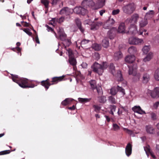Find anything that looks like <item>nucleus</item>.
Masks as SVG:
<instances>
[{"label": "nucleus", "mask_w": 159, "mask_h": 159, "mask_svg": "<svg viewBox=\"0 0 159 159\" xmlns=\"http://www.w3.org/2000/svg\"><path fill=\"white\" fill-rule=\"evenodd\" d=\"M137 51L136 47L132 46L129 47L128 49V52L131 55H134L137 53Z\"/></svg>", "instance_id": "b1692460"}, {"label": "nucleus", "mask_w": 159, "mask_h": 159, "mask_svg": "<svg viewBox=\"0 0 159 159\" xmlns=\"http://www.w3.org/2000/svg\"><path fill=\"white\" fill-rule=\"evenodd\" d=\"M145 129L147 133L150 134H153L154 133V129L152 125H147L145 127Z\"/></svg>", "instance_id": "393cba45"}, {"label": "nucleus", "mask_w": 159, "mask_h": 159, "mask_svg": "<svg viewBox=\"0 0 159 159\" xmlns=\"http://www.w3.org/2000/svg\"><path fill=\"white\" fill-rule=\"evenodd\" d=\"M91 68L93 71L95 73L101 75L103 72V69L102 68L101 65L95 62L92 66Z\"/></svg>", "instance_id": "7ed1b4c3"}, {"label": "nucleus", "mask_w": 159, "mask_h": 159, "mask_svg": "<svg viewBox=\"0 0 159 159\" xmlns=\"http://www.w3.org/2000/svg\"><path fill=\"white\" fill-rule=\"evenodd\" d=\"M120 12V10L118 9L113 11L112 14L113 15H115L118 14Z\"/></svg>", "instance_id": "680f3d73"}, {"label": "nucleus", "mask_w": 159, "mask_h": 159, "mask_svg": "<svg viewBox=\"0 0 159 159\" xmlns=\"http://www.w3.org/2000/svg\"><path fill=\"white\" fill-rule=\"evenodd\" d=\"M91 100V98H78V100L79 102L82 103L89 102Z\"/></svg>", "instance_id": "2f4dec72"}, {"label": "nucleus", "mask_w": 159, "mask_h": 159, "mask_svg": "<svg viewBox=\"0 0 159 159\" xmlns=\"http://www.w3.org/2000/svg\"><path fill=\"white\" fill-rule=\"evenodd\" d=\"M89 84L91 88L93 90L96 89L97 87L96 82L95 80H91L89 81Z\"/></svg>", "instance_id": "c9c22d12"}, {"label": "nucleus", "mask_w": 159, "mask_h": 159, "mask_svg": "<svg viewBox=\"0 0 159 159\" xmlns=\"http://www.w3.org/2000/svg\"><path fill=\"white\" fill-rule=\"evenodd\" d=\"M159 105V102H157L153 105V107L156 109H157Z\"/></svg>", "instance_id": "774afa93"}, {"label": "nucleus", "mask_w": 159, "mask_h": 159, "mask_svg": "<svg viewBox=\"0 0 159 159\" xmlns=\"http://www.w3.org/2000/svg\"><path fill=\"white\" fill-rule=\"evenodd\" d=\"M153 54L152 52H150L143 59V61L144 62H146L150 61L153 57Z\"/></svg>", "instance_id": "cd10ccee"}, {"label": "nucleus", "mask_w": 159, "mask_h": 159, "mask_svg": "<svg viewBox=\"0 0 159 159\" xmlns=\"http://www.w3.org/2000/svg\"><path fill=\"white\" fill-rule=\"evenodd\" d=\"M23 31H24L25 33H26L27 34H28L29 36H31L32 35V33L30 31V30L29 29H21Z\"/></svg>", "instance_id": "8fccbe9b"}, {"label": "nucleus", "mask_w": 159, "mask_h": 159, "mask_svg": "<svg viewBox=\"0 0 159 159\" xmlns=\"http://www.w3.org/2000/svg\"><path fill=\"white\" fill-rule=\"evenodd\" d=\"M136 26L134 25H130L129 28L127 32L131 34H135L137 32Z\"/></svg>", "instance_id": "2eb2a0df"}, {"label": "nucleus", "mask_w": 159, "mask_h": 159, "mask_svg": "<svg viewBox=\"0 0 159 159\" xmlns=\"http://www.w3.org/2000/svg\"><path fill=\"white\" fill-rule=\"evenodd\" d=\"M117 92H119L122 93V95H124L125 94V89L121 87H120L119 86H117Z\"/></svg>", "instance_id": "c03bdc74"}, {"label": "nucleus", "mask_w": 159, "mask_h": 159, "mask_svg": "<svg viewBox=\"0 0 159 159\" xmlns=\"http://www.w3.org/2000/svg\"><path fill=\"white\" fill-rule=\"evenodd\" d=\"M11 152V150H6L0 152V155H6L9 154Z\"/></svg>", "instance_id": "49530a36"}, {"label": "nucleus", "mask_w": 159, "mask_h": 159, "mask_svg": "<svg viewBox=\"0 0 159 159\" xmlns=\"http://www.w3.org/2000/svg\"><path fill=\"white\" fill-rule=\"evenodd\" d=\"M150 78V76L149 74L146 73H144L143 77V82L145 84L147 83Z\"/></svg>", "instance_id": "bb28decb"}, {"label": "nucleus", "mask_w": 159, "mask_h": 159, "mask_svg": "<svg viewBox=\"0 0 159 159\" xmlns=\"http://www.w3.org/2000/svg\"><path fill=\"white\" fill-rule=\"evenodd\" d=\"M93 107L94 108L95 111L97 112H98L101 109V107L98 105H93Z\"/></svg>", "instance_id": "864d4df0"}, {"label": "nucleus", "mask_w": 159, "mask_h": 159, "mask_svg": "<svg viewBox=\"0 0 159 159\" xmlns=\"http://www.w3.org/2000/svg\"><path fill=\"white\" fill-rule=\"evenodd\" d=\"M108 100L109 102L111 104L116 103V101L115 98L112 96L109 97Z\"/></svg>", "instance_id": "4c0bfd02"}, {"label": "nucleus", "mask_w": 159, "mask_h": 159, "mask_svg": "<svg viewBox=\"0 0 159 159\" xmlns=\"http://www.w3.org/2000/svg\"><path fill=\"white\" fill-rule=\"evenodd\" d=\"M117 31L120 33H122L126 32L125 31V23H122L120 24Z\"/></svg>", "instance_id": "5701e85b"}, {"label": "nucleus", "mask_w": 159, "mask_h": 159, "mask_svg": "<svg viewBox=\"0 0 159 159\" xmlns=\"http://www.w3.org/2000/svg\"><path fill=\"white\" fill-rule=\"evenodd\" d=\"M85 22L87 24L90 25L91 27H93V23H94V22L90 20H86L85 21Z\"/></svg>", "instance_id": "4d7b16f0"}, {"label": "nucleus", "mask_w": 159, "mask_h": 159, "mask_svg": "<svg viewBox=\"0 0 159 159\" xmlns=\"http://www.w3.org/2000/svg\"><path fill=\"white\" fill-rule=\"evenodd\" d=\"M135 60L134 55H131L126 56L125 58V62L129 63H132Z\"/></svg>", "instance_id": "4468645a"}, {"label": "nucleus", "mask_w": 159, "mask_h": 159, "mask_svg": "<svg viewBox=\"0 0 159 159\" xmlns=\"http://www.w3.org/2000/svg\"><path fill=\"white\" fill-rule=\"evenodd\" d=\"M115 23V21L113 18H110L103 25V27L105 29H111Z\"/></svg>", "instance_id": "0eeeda50"}, {"label": "nucleus", "mask_w": 159, "mask_h": 159, "mask_svg": "<svg viewBox=\"0 0 159 159\" xmlns=\"http://www.w3.org/2000/svg\"><path fill=\"white\" fill-rule=\"evenodd\" d=\"M139 18L138 14H134L131 16V18H128L125 20V23L127 24L130 23V25H135Z\"/></svg>", "instance_id": "20e7f679"}, {"label": "nucleus", "mask_w": 159, "mask_h": 159, "mask_svg": "<svg viewBox=\"0 0 159 159\" xmlns=\"http://www.w3.org/2000/svg\"><path fill=\"white\" fill-rule=\"evenodd\" d=\"M61 0H52V5H56L57 2Z\"/></svg>", "instance_id": "69168bd1"}, {"label": "nucleus", "mask_w": 159, "mask_h": 159, "mask_svg": "<svg viewBox=\"0 0 159 159\" xmlns=\"http://www.w3.org/2000/svg\"><path fill=\"white\" fill-rule=\"evenodd\" d=\"M46 26L47 28V30H48V31H51L52 32L54 31L53 29L51 27H49L48 25H46Z\"/></svg>", "instance_id": "e2e57ef3"}, {"label": "nucleus", "mask_w": 159, "mask_h": 159, "mask_svg": "<svg viewBox=\"0 0 159 159\" xmlns=\"http://www.w3.org/2000/svg\"><path fill=\"white\" fill-rule=\"evenodd\" d=\"M122 54L120 51L116 52L114 54V58L115 60H118L122 57Z\"/></svg>", "instance_id": "a878e982"}, {"label": "nucleus", "mask_w": 159, "mask_h": 159, "mask_svg": "<svg viewBox=\"0 0 159 159\" xmlns=\"http://www.w3.org/2000/svg\"><path fill=\"white\" fill-rule=\"evenodd\" d=\"M143 42L142 39H139L136 37H131L129 39V43L131 44H138L141 43Z\"/></svg>", "instance_id": "6e6552de"}, {"label": "nucleus", "mask_w": 159, "mask_h": 159, "mask_svg": "<svg viewBox=\"0 0 159 159\" xmlns=\"http://www.w3.org/2000/svg\"><path fill=\"white\" fill-rule=\"evenodd\" d=\"M95 4V3L91 0H84L82 3V6L85 8H87V7H93Z\"/></svg>", "instance_id": "9d476101"}, {"label": "nucleus", "mask_w": 159, "mask_h": 159, "mask_svg": "<svg viewBox=\"0 0 159 159\" xmlns=\"http://www.w3.org/2000/svg\"><path fill=\"white\" fill-rule=\"evenodd\" d=\"M69 62L70 64L73 66V69L75 70L77 61L74 56L69 57Z\"/></svg>", "instance_id": "a211bd4d"}, {"label": "nucleus", "mask_w": 159, "mask_h": 159, "mask_svg": "<svg viewBox=\"0 0 159 159\" xmlns=\"http://www.w3.org/2000/svg\"><path fill=\"white\" fill-rule=\"evenodd\" d=\"M144 148L147 155L148 156L149 154L152 152L151 151L150 146L148 145H147L146 147H144Z\"/></svg>", "instance_id": "e433bc0d"}, {"label": "nucleus", "mask_w": 159, "mask_h": 159, "mask_svg": "<svg viewBox=\"0 0 159 159\" xmlns=\"http://www.w3.org/2000/svg\"><path fill=\"white\" fill-rule=\"evenodd\" d=\"M67 51L68 53L69 57L74 56L72 51L71 49L68 48V49L67 50Z\"/></svg>", "instance_id": "3c124183"}, {"label": "nucleus", "mask_w": 159, "mask_h": 159, "mask_svg": "<svg viewBox=\"0 0 159 159\" xmlns=\"http://www.w3.org/2000/svg\"><path fill=\"white\" fill-rule=\"evenodd\" d=\"M148 24V22L146 20H142L140 22L139 26L141 28L144 27Z\"/></svg>", "instance_id": "58836bf2"}, {"label": "nucleus", "mask_w": 159, "mask_h": 159, "mask_svg": "<svg viewBox=\"0 0 159 159\" xmlns=\"http://www.w3.org/2000/svg\"><path fill=\"white\" fill-rule=\"evenodd\" d=\"M73 10L75 13L82 15H85L88 12L87 10L85 7L81 6L76 7Z\"/></svg>", "instance_id": "423d86ee"}, {"label": "nucleus", "mask_w": 159, "mask_h": 159, "mask_svg": "<svg viewBox=\"0 0 159 159\" xmlns=\"http://www.w3.org/2000/svg\"><path fill=\"white\" fill-rule=\"evenodd\" d=\"M102 24V23L100 21H98L93 23V27L90 28L91 30H95L98 29L99 27Z\"/></svg>", "instance_id": "4be33fe9"}, {"label": "nucleus", "mask_w": 159, "mask_h": 159, "mask_svg": "<svg viewBox=\"0 0 159 159\" xmlns=\"http://www.w3.org/2000/svg\"><path fill=\"white\" fill-rule=\"evenodd\" d=\"M140 107L139 106H135L132 108V110L135 112L138 113L140 111Z\"/></svg>", "instance_id": "de8ad7c7"}, {"label": "nucleus", "mask_w": 159, "mask_h": 159, "mask_svg": "<svg viewBox=\"0 0 159 159\" xmlns=\"http://www.w3.org/2000/svg\"><path fill=\"white\" fill-rule=\"evenodd\" d=\"M132 145L129 143L127 144L125 149V152L127 156H129L131 154Z\"/></svg>", "instance_id": "dca6fc26"}, {"label": "nucleus", "mask_w": 159, "mask_h": 159, "mask_svg": "<svg viewBox=\"0 0 159 159\" xmlns=\"http://www.w3.org/2000/svg\"><path fill=\"white\" fill-rule=\"evenodd\" d=\"M154 13V12L153 11H150L146 14L145 18L146 19H150L153 16Z\"/></svg>", "instance_id": "7c9ffc66"}, {"label": "nucleus", "mask_w": 159, "mask_h": 159, "mask_svg": "<svg viewBox=\"0 0 159 159\" xmlns=\"http://www.w3.org/2000/svg\"><path fill=\"white\" fill-rule=\"evenodd\" d=\"M109 69L111 74L114 75V73L115 72V67L113 63H111L110 64L109 66Z\"/></svg>", "instance_id": "37998d69"}, {"label": "nucleus", "mask_w": 159, "mask_h": 159, "mask_svg": "<svg viewBox=\"0 0 159 159\" xmlns=\"http://www.w3.org/2000/svg\"><path fill=\"white\" fill-rule=\"evenodd\" d=\"M98 100L100 103H104L107 101L106 97L104 96H99L98 97Z\"/></svg>", "instance_id": "c756f323"}, {"label": "nucleus", "mask_w": 159, "mask_h": 159, "mask_svg": "<svg viewBox=\"0 0 159 159\" xmlns=\"http://www.w3.org/2000/svg\"><path fill=\"white\" fill-rule=\"evenodd\" d=\"M21 23L22 25H23L24 27H29L30 25H31L30 24L24 21H22Z\"/></svg>", "instance_id": "bf43d9fd"}, {"label": "nucleus", "mask_w": 159, "mask_h": 159, "mask_svg": "<svg viewBox=\"0 0 159 159\" xmlns=\"http://www.w3.org/2000/svg\"><path fill=\"white\" fill-rule=\"evenodd\" d=\"M64 20V17L63 16H62L59 19L56 18H52V21L53 22V23L54 24L55 23L56 21L57 22L59 23H61L63 22Z\"/></svg>", "instance_id": "c85d7f7f"}, {"label": "nucleus", "mask_w": 159, "mask_h": 159, "mask_svg": "<svg viewBox=\"0 0 159 159\" xmlns=\"http://www.w3.org/2000/svg\"><path fill=\"white\" fill-rule=\"evenodd\" d=\"M110 108L111 109V111H115L116 107V106L114 105H111L110 106Z\"/></svg>", "instance_id": "052dcab7"}, {"label": "nucleus", "mask_w": 159, "mask_h": 159, "mask_svg": "<svg viewBox=\"0 0 159 159\" xmlns=\"http://www.w3.org/2000/svg\"><path fill=\"white\" fill-rule=\"evenodd\" d=\"M101 66H102V68L103 69V71L104 69H106L108 67V65L107 63L106 62H103V63L102 65H101Z\"/></svg>", "instance_id": "5fc2aeb1"}, {"label": "nucleus", "mask_w": 159, "mask_h": 159, "mask_svg": "<svg viewBox=\"0 0 159 159\" xmlns=\"http://www.w3.org/2000/svg\"><path fill=\"white\" fill-rule=\"evenodd\" d=\"M63 42V44L65 48H66V47L69 46L71 43L70 39H67Z\"/></svg>", "instance_id": "72a5a7b5"}, {"label": "nucleus", "mask_w": 159, "mask_h": 159, "mask_svg": "<svg viewBox=\"0 0 159 159\" xmlns=\"http://www.w3.org/2000/svg\"><path fill=\"white\" fill-rule=\"evenodd\" d=\"M11 79L14 82L23 88H33L37 85L35 81L25 78H19L17 75H11Z\"/></svg>", "instance_id": "f257e3e1"}, {"label": "nucleus", "mask_w": 159, "mask_h": 159, "mask_svg": "<svg viewBox=\"0 0 159 159\" xmlns=\"http://www.w3.org/2000/svg\"><path fill=\"white\" fill-rule=\"evenodd\" d=\"M150 114L151 116V119L152 120H155L157 119V115L155 113L152 112L150 113Z\"/></svg>", "instance_id": "603ef678"}, {"label": "nucleus", "mask_w": 159, "mask_h": 159, "mask_svg": "<svg viewBox=\"0 0 159 159\" xmlns=\"http://www.w3.org/2000/svg\"><path fill=\"white\" fill-rule=\"evenodd\" d=\"M73 12V9H70L68 7H65L60 11V14L68 16L72 13Z\"/></svg>", "instance_id": "f8f14e48"}, {"label": "nucleus", "mask_w": 159, "mask_h": 159, "mask_svg": "<svg viewBox=\"0 0 159 159\" xmlns=\"http://www.w3.org/2000/svg\"><path fill=\"white\" fill-rule=\"evenodd\" d=\"M117 92V86L112 87L110 90V93L112 95H115Z\"/></svg>", "instance_id": "473e14b6"}, {"label": "nucleus", "mask_w": 159, "mask_h": 159, "mask_svg": "<svg viewBox=\"0 0 159 159\" xmlns=\"http://www.w3.org/2000/svg\"><path fill=\"white\" fill-rule=\"evenodd\" d=\"M93 48L96 51H99L101 49V46L100 45L94 43L93 45Z\"/></svg>", "instance_id": "79ce46f5"}, {"label": "nucleus", "mask_w": 159, "mask_h": 159, "mask_svg": "<svg viewBox=\"0 0 159 159\" xmlns=\"http://www.w3.org/2000/svg\"><path fill=\"white\" fill-rule=\"evenodd\" d=\"M41 84L47 90L49 88V86L51 85V82H50L49 79H47L45 80L42 81L41 82Z\"/></svg>", "instance_id": "f3484780"}, {"label": "nucleus", "mask_w": 159, "mask_h": 159, "mask_svg": "<svg viewBox=\"0 0 159 159\" xmlns=\"http://www.w3.org/2000/svg\"><path fill=\"white\" fill-rule=\"evenodd\" d=\"M75 22L79 29L82 33H84L85 31V29L82 26L81 22L80 20L78 18H77L75 20Z\"/></svg>", "instance_id": "ddd939ff"}, {"label": "nucleus", "mask_w": 159, "mask_h": 159, "mask_svg": "<svg viewBox=\"0 0 159 159\" xmlns=\"http://www.w3.org/2000/svg\"><path fill=\"white\" fill-rule=\"evenodd\" d=\"M65 77V75L59 77H54L52 78V81H51V85L57 84L58 82L64 80Z\"/></svg>", "instance_id": "1a4fd4ad"}, {"label": "nucleus", "mask_w": 159, "mask_h": 159, "mask_svg": "<svg viewBox=\"0 0 159 159\" xmlns=\"http://www.w3.org/2000/svg\"><path fill=\"white\" fill-rule=\"evenodd\" d=\"M102 45L104 48H107L109 46V41L107 39H105L102 40Z\"/></svg>", "instance_id": "f704fd0d"}, {"label": "nucleus", "mask_w": 159, "mask_h": 159, "mask_svg": "<svg viewBox=\"0 0 159 159\" xmlns=\"http://www.w3.org/2000/svg\"><path fill=\"white\" fill-rule=\"evenodd\" d=\"M151 95L152 97L153 98L159 97V88H155L153 91L151 93Z\"/></svg>", "instance_id": "6ab92c4d"}, {"label": "nucleus", "mask_w": 159, "mask_h": 159, "mask_svg": "<svg viewBox=\"0 0 159 159\" xmlns=\"http://www.w3.org/2000/svg\"><path fill=\"white\" fill-rule=\"evenodd\" d=\"M74 101V100L71 98H66L62 102L61 104L63 106H66L68 104H71V103Z\"/></svg>", "instance_id": "aec40b11"}, {"label": "nucleus", "mask_w": 159, "mask_h": 159, "mask_svg": "<svg viewBox=\"0 0 159 159\" xmlns=\"http://www.w3.org/2000/svg\"><path fill=\"white\" fill-rule=\"evenodd\" d=\"M154 77L156 80H159V68H157L155 71Z\"/></svg>", "instance_id": "a19ab883"}, {"label": "nucleus", "mask_w": 159, "mask_h": 159, "mask_svg": "<svg viewBox=\"0 0 159 159\" xmlns=\"http://www.w3.org/2000/svg\"><path fill=\"white\" fill-rule=\"evenodd\" d=\"M105 117L106 118V120L108 122H109L111 121V119L110 118V117L109 116H107V115H105ZM111 119L112 120H113V119L112 118H111Z\"/></svg>", "instance_id": "0e129e2a"}, {"label": "nucleus", "mask_w": 159, "mask_h": 159, "mask_svg": "<svg viewBox=\"0 0 159 159\" xmlns=\"http://www.w3.org/2000/svg\"><path fill=\"white\" fill-rule=\"evenodd\" d=\"M150 46H145L142 49V51L144 53L146 54L149 52L150 48Z\"/></svg>", "instance_id": "ea45409f"}, {"label": "nucleus", "mask_w": 159, "mask_h": 159, "mask_svg": "<svg viewBox=\"0 0 159 159\" xmlns=\"http://www.w3.org/2000/svg\"><path fill=\"white\" fill-rule=\"evenodd\" d=\"M41 2L45 6L46 8H48L49 1L48 0H41Z\"/></svg>", "instance_id": "a18cd8bd"}, {"label": "nucleus", "mask_w": 159, "mask_h": 159, "mask_svg": "<svg viewBox=\"0 0 159 159\" xmlns=\"http://www.w3.org/2000/svg\"><path fill=\"white\" fill-rule=\"evenodd\" d=\"M113 127L114 130H117L120 129V127L116 124H113Z\"/></svg>", "instance_id": "13d9d810"}, {"label": "nucleus", "mask_w": 159, "mask_h": 159, "mask_svg": "<svg viewBox=\"0 0 159 159\" xmlns=\"http://www.w3.org/2000/svg\"><path fill=\"white\" fill-rule=\"evenodd\" d=\"M124 12L127 14H131L132 13L135 9L134 6V4L130 3L123 8Z\"/></svg>", "instance_id": "39448f33"}, {"label": "nucleus", "mask_w": 159, "mask_h": 159, "mask_svg": "<svg viewBox=\"0 0 159 159\" xmlns=\"http://www.w3.org/2000/svg\"><path fill=\"white\" fill-rule=\"evenodd\" d=\"M116 32V29L112 27L107 32V36L110 39H112L114 38Z\"/></svg>", "instance_id": "9b49d317"}, {"label": "nucleus", "mask_w": 159, "mask_h": 159, "mask_svg": "<svg viewBox=\"0 0 159 159\" xmlns=\"http://www.w3.org/2000/svg\"><path fill=\"white\" fill-rule=\"evenodd\" d=\"M96 89L97 92L99 95L102 94V89L101 87H96Z\"/></svg>", "instance_id": "09e8293b"}, {"label": "nucleus", "mask_w": 159, "mask_h": 159, "mask_svg": "<svg viewBox=\"0 0 159 159\" xmlns=\"http://www.w3.org/2000/svg\"><path fill=\"white\" fill-rule=\"evenodd\" d=\"M58 34L60 39L62 41L67 39L66 35L62 31V30H60L58 32Z\"/></svg>", "instance_id": "412c9836"}, {"label": "nucleus", "mask_w": 159, "mask_h": 159, "mask_svg": "<svg viewBox=\"0 0 159 159\" xmlns=\"http://www.w3.org/2000/svg\"><path fill=\"white\" fill-rule=\"evenodd\" d=\"M128 66L129 68V74L134 76V79H135L136 81L139 80L141 75L140 73H137V66L136 64L134 63L128 65Z\"/></svg>", "instance_id": "f03ea898"}, {"label": "nucleus", "mask_w": 159, "mask_h": 159, "mask_svg": "<svg viewBox=\"0 0 159 159\" xmlns=\"http://www.w3.org/2000/svg\"><path fill=\"white\" fill-rule=\"evenodd\" d=\"M81 65L83 68H85L87 67L88 64L85 62H83Z\"/></svg>", "instance_id": "338daca9"}, {"label": "nucleus", "mask_w": 159, "mask_h": 159, "mask_svg": "<svg viewBox=\"0 0 159 159\" xmlns=\"http://www.w3.org/2000/svg\"><path fill=\"white\" fill-rule=\"evenodd\" d=\"M90 41L89 40H86V39H84L81 42V45L84 46L85 45L88 43Z\"/></svg>", "instance_id": "6e6d98bb"}]
</instances>
